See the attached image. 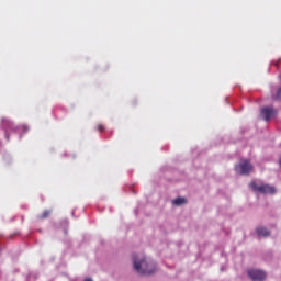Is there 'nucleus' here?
<instances>
[{
  "mask_svg": "<svg viewBox=\"0 0 281 281\" xmlns=\"http://www.w3.org/2000/svg\"><path fill=\"white\" fill-rule=\"evenodd\" d=\"M256 232H257L258 236H265V237H267V236H269V234H271L269 232V229H267L266 227H262V226L257 227Z\"/></svg>",
  "mask_w": 281,
  "mask_h": 281,
  "instance_id": "423d86ee",
  "label": "nucleus"
},
{
  "mask_svg": "<svg viewBox=\"0 0 281 281\" xmlns=\"http://www.w3.org/2000/svg\"><path fill=\"white\" fill-rule=\"evenodd\" d=\"M49 214H52V212L46 210L38 216V218H49Z\"/></svg>",
  "mask_w": 281,
  "mask_h": 281,
  "instance_id": "6e6552de",
  "label": "nucleus"
},
{
  "mask_svg": "<svg viewBox=\"0 0 281 281\" xmlns=\"http://www.w3.org/2000/svg\"><path fill=\"white\" fill-rule=\"evenodd\" d=\"M134 269L139 276H153L157 272V265L154 261H148L144 256H133Z\"/></svg>",
  "mask_w": 281,
  "mask_h": 281,
  "instance_id": "f257e3e1",
  "label": "nucleus"
},
{
  "mask_svg": "<svg viewBox=\"0 0 281 281\" xmlns=\"http://www.w3.org/2000/svg\"><path fill=\"white\" fill-rule=\"evenodd\" d=\"M250 188L255 192H260L261 194H276V188L269 184L258 186L256 182H250Z\"/></svg>",
  "mask_w": 281,
  "mask_h": 281,
  "instance_id": "f03ea898",
  "label": "nucleus"
},
{
  "mask_svg": "<svg viewBox=\"0 0 281 281\" xmlns=\"http://www.w3.org/2000/svg\"><path fill=\"white\" fill-rule=\"evenodd\" d=\"M173 205H186L188 203V200L186 198H177L172 201Z\"/></svg>",
  "mask_w": 281,
  "mask_h": 281,
  "instance_id": "0eeeda50",
  "label": "nucleus"
},
{
  "mask_svg": "<svg viewBox=\"0 0 281 281\" xmlns=\"http://www.w3.org/2000/svg\"><path fill=\"white\" fill-rule=\"evenodd\" d=\"M235 170L238 175H249L254 170V165L249 160H241L235 166Z\"/></svg>",
  "mask_w": 281,
  "mask_h": 281,
  "instance_id": "7ed1b4c3",
  "label": "nucleus"
},
{
  "mask_svg": "<svg viewBox=\"0 0 281 281\" xmlns=\"http://www.w3.org/2000/svg\"><path fill=\"white\" fill-rule=\"evenodd\" d=\"M248 276L252 281H263L267 278V273L262 270L250 269Z\"/></svg>",
  "mask_w": 281,
  "mask_h": 281,
  "instance_id": "20e7f679",
  "label": "nucleus"
},
{
  "mask_svg": "<svg viewBox=\"0 0 281 281\" xmlns=\"http://www.w3.org/2000/svg\"><path fill=\"white\" fill-rule=\"evenodd\" d=\"M98 128H99L100 133H102V131H104V125L99 124Z\"/></svg>",
  "mask_w": 281,
  "mask_h": 281,
  "instance_id": "9d476101",
  "label": "nucleus"
},
{
  "mask_svg": "<svg viewBox=\"0 0 281 281\" xmlns=\"http://www.w3.org/2000/svg\"><path fill=\"white\" fill-rule=\"evenodd\" d=\"M274 100H281V88L278 89Z\"/></svg>",
  "mask_w": 281,
  "mask_h": 281,
  "instance_id": "1a4fd4ad",
  "label": "nucleus"
},
{
  "mask_svg": "<svg viewBox=\"0 0 281 281\" xmlns=\"http://www.w3.org/2000/svg\"><path fill=\"white\" fill-rule=\"evenodd\" d=\"M276 115H278V110H276L273 108H262L261 109V117H263V120L266 122H269V120H273V117H276Z\"/></svg>",
  "mask_w": 281,
  "mask_h": 281,
  "instance_id": "39448f33",
  "label": "nucleus"
}]
</instances>
